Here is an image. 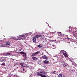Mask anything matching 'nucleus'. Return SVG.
Listing matches in <instances>:
<instances>
[{
    "instance_id": "393cba45",
    "label": "nucleus",
    "mask_w": 77,
    "mask_h": 77,
    "mask_svg": "<svg viewBox=\"0 0 77 77\" xmlns=\"http://www.w3.org/2000/svg\"><path fill=\"white\" fill-rule=\"evenodd\" d=\"M13 39H14V40H15V41H16V40H19V39H16L14 38H13Z\"/></svg>"
},
{
    "instance_id": "c756f323",
    "label": "nucleus",
    "mask_w": 77,
    "mask_h": 77,
    "mask_svg": "<svg viewBox=\"0 0 77 77\" xmlns=\"http://www.w3.org/2000/svg\"><path fill=\"white\" fill-rule=\"evenodd\" d=\"M67 39H68L69 40V39H69V38H67Z\"/></svg>"
},
{
    "instance_id": "412c9836",
    "label": "nucleus",
    "mask_w": 77,
    "mask_h": 77,
    "mask_svg": "<svg viewBox=\"0 0 77 77\" xmlns=\"http://www.w3.org/2000/svg\"><path fill=\"white\" fill-rule=\"evenodd\" d=\"M52 73H53V74H56V72L55 71H52Z\"/></svg>"
},
{
    "instance_id": "7ed1b4c3",
    "label": "nucleus",
    "mask_w": 77,
    "mask_h": 77,
    "mask_svg": "<svg viewBox=\"0 0 77 77\" xmlns=\"http://www.w3.org/2000/svg\"><path fill=\"white\" fill-rule=\"evenodd\" d=\"M42 58H43V59H46L47 60L48 59V57H47L46 55H44L43 56H42Z\"/></svg>"
},
{
    "instance_id": "9b49d317",
    "label": "nucleus",
    "mask_w": 77,
    "mask_h": 77,
    "mask_svg": "<svg viewBox=\"0 0 77 77\" xmlns=\"http://www.w3.org/2000/svg\"><path fill=\"white\" fill-rule=\"evenodd\" d=\"M32 59L33 60H37V58L35 57H32Z\"/></svg>"
},
{
    "instance_id": "5701e85b",
    "label": "nucleus",
    "mask_w": 77,
    "mask_h": 77,
    "mask_svg": "<svg viewBox=\"0 0 77 77\" xmlns=\"http://www.w3.org/2000/svg\"><path fill=\"white\" fill-rule=\"evenodd\" d=\"M5 65H6V64L5 63H2L1 64V65H3L4 66H5Z\"/></svg>"
},
{
    "instance_id": "7c9ffc66",
    "label": "nucleus",
    "mask_w": 77,
    "mask_h": 77,
    "mask_svg": "<svg viewBox=\"0 0 77 77\" xmlns=\"http://www.w3.org/2000/svg\"><path fill=\"white\" fill-rule=\"evenodd\" d=\"M3 57H2L1 59H3Z\"/></svg>"
},
{
    "instance_id": "f8f14e48",
    "label": "nucleus",
    "mask_w": 77,
    "mask_h": 77,
    "mask_svg": "<svg viewBox=\"0 0 77 77\" xmlns=\"http://www.w3.org/2000/svg\"><path fill=\"white\" fill-rule=\"evenodd\" d=\"M63 66H64V67H66V66H67V65L66 64L64 63L63 64Z\"/></svg>"
},
{
    "instance_id": "423d86ee",
    "label": "nucleus",
    "mask_w": 77,
    "mask_h": 77,
    "mask_svg": "<svg viewBox=\"0 0 77 77\" xmlns=\"http://www.w3.org/2000/svg\"><path fill=\"white\" fill-rule=\"evenodd\" d=\"M36 38H39V37H42V35H36L35 37Z\"/></svg>"
},
{
    "instance_id": "6ab92c4d",
    "label": "nucleus",
    "mask_w": 77,
    "mask_h": 77,
    "mask_svg": "<svg viewBox=\"0 0 77 77\" xmlns=\"http://www.w3.org/2000/svg\"><path fill=\"white\" fill-rule=\"evenodd\" d=\"M59 77H62V74H60L58 75Z\"/></svg>"
},
{
    "instance_id": "0eeeda50",
    "label": "nucleus",
    "mask_w": 77,
    "mask_h": 77,
    "mask_svg": "<svg viewBox=\"0 0 77 77\" xmlns=\"http://www.w3.org/2000/svg\"><path fill=\"white\" fill-rule=\"evenodd\" d=\"M43 62L44 63H45V64H48V63L49 62V61L47 60H45Z\"/></svg>"
},
{
    "instance_id": "b1692460",
    "label": "nucleus",
    "mask_w": 77,
    "mask_h": 77,
    "mask_svg": "<svg viewBox=\"0 0 77 77\" xmlns=\"http://www.w3.org/2000/svg\"><path fill=\"white\" fill-rule=\"evenodd\" d=\"M25 59H27V56L26 55V54H25Z\"/></svg>"
},
{
    "instance_id": "dca6fc26",
    "label": "nucleus",
    "mask_w": 77,
    "mask_h": 77,
    "mask_svg": "<svg viewBox=\"0 0 77 77\" xmlns=\"http://www.w3.org/2000/svg\"><path fill=\"white\" fill-rule=\"evenodd\" d=\"M73 65L75 66L76 67H77V64L75 63H74L73 64Z\"/></svg>"
},
{
    "instance_id": "2f4dec72",
    "label": "nucleus",
    "mask_w": 77,
    "mask_h": 77,
    "mask_svg": "<svg viewBox=\"0 0 77 77\" xmlns=\"http://www.w3.org/2000/svg\"><path fill=\"white\" fill-rule=\"evenodd\" d=\"M12 60V59H11Z\"/></svg>"
},
{
    "instance_id": "4be33fe9",
    "label": "nucleus",
    "mask_w": 77,
    "mask_h": 77,
    "mask_svg": "<svg viewBox=\"0 0 77 77\" xmlns=\"http://www.w3.org/2000/svg\"><path fill=\"white\" fill-rule=\"evenodd\" d=\"M4 45H0V47H3Z\"/></svg>"
},
{
    "instance_id": "f257e3e1",
    "label": "nucleus",
    "mask_w": 77,
    "mask_h": 77,
    "mask_svg": "<svg viewBox=\"0 0 77 77\" xmlns=\"http://www.w3.org/2000/svg\"><path fill=\"white\" fill-rule=\"evenodd\" d=\"M45 74V72L44 71L38 72L37 73L38 76H40L41 77H47V76L44 75Z\"/></svg>"
},
{
    "instance_id": "4468645a",
    "label": "nucleus",
    "mask_w": 77,
    "mask_h": 77,
    "mask_svg": "<svg viewBox=\"0 0 77 77\" xmlns=\"http://www.w3.org/2000/svg\"><path fill=\"white\" fill-rule=\"evenodd\" d=\"M40 53H41V52H40V51H38L36 52H35V53L37 55V54H39Z\"/></svg>"
},
{
    "instance_id": "c85d7f7f",
    "label": "nucleus",
    "mask_w": 77,
    "mask_h": 77,
    "mask_svg": "<svg viewBox=\"0 0 77 77\" xmlns=\"http://www.w3.org/2000/svg\"><path fill=\"white\" fill-rule=\"evenodd\" d=\"M22 69L23 70V71H24V70H25V69H24V68H23Z\"/></svg>"
},
{
    "instance_id": "6e6552de",
    "label": "nucleus",
    "mask_w": 77,
    "mask_h": 77,
    "mask_svg": "<svg viewBox=\"0 0 77 77\" xmlns=\"http://www.w3.org/2000/svg\"><path fill=\"white\" fill-rule=\"evenodd\" d=\"M36 53L35 52L34 53H32V56H36Z\"/></svg>"
},
{
    "instance_id": "aec40b11",
    "label": "nucleus",
    "mask_w": 77,
    "mask_h": 77,
    "mask_svg": "<svg viewBox=\"0 0 77 77\" xmlns=\"http://www.w3.org/2000/svg\"><path fill=\"white\" fill-rule=\"evenodd\" d=\"M20 65H21L22 67L23 68V67H24V65H23V64L22 63H20Z\"/></svg>"
},
{
    "instance_id": "f03ea898",
    "label": "nucleus",
    "mask_w": 77,
    "mask_h": 77,
    "mask_svg": "<svg viewBox=\"0 0 77 77\" xmlns=\"http://www.w3.org/2000/svg\"><path fill=\"white\" fill-rule=\"evenodd\" d=\"M63 55L65 56V57H68V54H67L65 53V52L63 53Z\"/></svg>"
},
{
    "instance_id": "cd10ccee",
    "label": "nucleus",
    "mask_w": 77,
    "mask_h": 77,
    "mask_svg": "<svg viewBox=\"0 0 77 77\" xmlns=\"http://www.w3.org/2000/svg\"><path fill=\"white\" fill-rule=\"evenodd\" d=\"M58 33H59V34H60L59 35V36H60V35H61V32H58Z\"/></svg>"
},
{
    "instance_id": "9d476101",
    "label": "nucleus",
    "mask_w": 77,
    "mask_h": 77,
    "mask_svg": "<svg viewBox=\"0 0 77 77\" xmlns=\"http://www.w3.org/2000/svg\"><path fill=\"white\" fill-rule=\"evenodd\" d=\"M4 60H6V58H4L3 59L1 60V62H2L4 61Z\"/></svg>"
},
{
    "instance_id": "ddd939ff",
    "label": "nucleus",
    "mask_w": 77,
    "mask_h": 77,
    "mask_svg": "<svg viewBox=\"0 0 77 77\" xmlns=\"http://www.w3.org/2000/svg\"><path fill=\"white\" fill-rule=\"evenodd\" d=\"M60 52L61 53H65V52H66V51H65L64 50H62L60 51Z\"/></svg>"
},
{
    "instance_id": "a878e982",
    "label": "nucleus",
    "mask_w": 77,
    "mask_h": 77,
    "mask_svg": "<svg viewBox=\"0 0 77 77\" xmlns=\"http://www.w3.org/2000/svg\"><path fill=\"white\" fill-rule=\"evenodd\" d=\"M20 53H21V54H25L24 52H21Z\"/></svg>"
},
{
    "instance_id": "a211bd4d",
    "label": "nucleus",
    "mask_w": 77,
    "mask_h": 77,
    "mask_svg": "<svg viewBox=\"0 0 77 77\" xmlns=\"http://www.w3.org/2000/svg\"><path fill=\"white\" fill-rule=\"evenodd\" d=\"M24 67H28V66L26 64H24Z\"/></svg>"
},
{
    "instance_id": "20e7f679",
    "label": "nucleus",
    "mask_w": 77,
    "mask_h": 77,
    "mask_svg": "<svg viewBox=\"0 0 77 77\" xmlns=\"http://www.w3.org/2000/svg\"><path fill=\"white\" fill-rule=\"evenodd\" d=\"M11 53H8L6 54H4L3 55H5V56H11Z\"/></svg>"
},
{
    "instance_id": "2eb2a0df",
    "label": "nucleus",
    "mask_w": 77,
    "mask_h": 77,
    "mask_svg": "<svg viewBox=\"0 0 77 77\" xmlns=\"http://www.w3.org/2000/svg\"><path fill=\"white\" fill-rule=\"evenodd\" d=\"M5 44H6V45H10V43H9V42H7Z\"/></svg>"
},
{
    "instance_id": "bb28decb",
    "label": "nucleus",
    "mask_w": 77,
    "mask_h": 77,
    "mask_svg": "<svg viewBox=\"0 0 77 77\" xmlns=\"http://www.w3.org/2000/svg\"><path fill=\"white\" fill-rule=\"evenodd\" d=\"M73 36H74L75 37L76 36V35L75 34H73Z\"/></svg>"
},
{
    "instance_id": "39448f33",
    "label": "nucleus",
    "mask_w": 77,
    "mask_h": 77,
    "mask_svg": "<svg viewBox=\"0 0 77 77\" xmlns=\"http://www.w3.org/2000/svg\"><path fill=\"white\" fill-rule=\"evenodd\" d=\"M32 40L33 42H36V38L35 37V36H34L33 37Z\"/></svg>"
},
{
    "instance_id": "1a4fd4ad",
    "label": "nucleus",
    "mask_w": 77,
    "mask_h": 77,
    "mask_svg": "<svg viewBox=\"0 0 77 77\" xmlns=\"http://www.w3.org/2000/svg\"><path fill=\"white\" fill-rule=\"evenodd\" d=\"M25 36H26V35H19V37H24Z\"/></svg>"
},
{
    "instance_id": "f3484780",
    "label": "nucleus",
    "mask_w": 77,
    "mask_h": 77,
    "mask_svg": "<svg viewBox=\"0 0 77 77\" xmlns=\"http://www.w3.org/2000/svg\"><path fill=\"white\" fill-rule=\"evenodd\" d=\"M38 46L39 48H41V47H43L42 45H38Z\"/></svg>"
}]
</instances>
